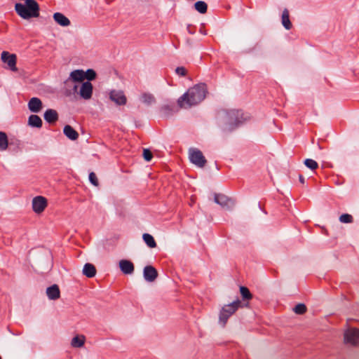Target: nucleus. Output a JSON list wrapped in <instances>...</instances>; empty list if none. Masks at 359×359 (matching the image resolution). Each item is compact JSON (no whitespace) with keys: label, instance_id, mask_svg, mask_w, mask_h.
Segmentation results:
<instances>
[{"label":"nucleus","instance_id":"1","mask_svg":"<svg viewBox=\"0 0 359 359\" xmlns=\"http://www.w3.org/2000/svg\"><path fill=\"white\" fill-rule=\"evenodd\" d=\"M206 87L205 84L196 85L182 95L177 100L180 108H188L201 102L205 97Z\"/></svg>","mask_w":359,"mask_h":359},{"label":"nucleus","instance_id":"2","mask_svg":"<svg viewBox=\"0 0 359 359\" xmlns=\"http://www.w3.org/2000/svg\"><path fill=\"white\" fill-rule=\"evenodd\" d=\"M16 13L24 19L37 18L39 15V6L35 0H25V4L18 3L15 6Z\"/></svg>","mask_w":359,"mask_h":359},{"label":"nucleus","instance_id":"3","mask_svg":"<svg viewBox=\"0 0 359 359\" xmlns=\"http://www.w3.org/2000/svg\"><path fill=\"white\" fill-rule=\"evenodd\" d=\"M96 74L93 69H88L86 72L83 70H74L71 72L69 79L65 81L67 84L69 81L83 82L85 79L91 81L95 79Z\"/></svg>","mask_w":359,"mask_h":359},{"label":"nucleus","instance_id":"4","mask_svg":"<svg viewBox=\"0 0 359 359\" xmlns=\"http://www.w3.org/2000/svg\"><path fill=\"white\" fill-rule=\"evenodd\" d=\"M241 305L239 300L235 301L231 304L224 306L221 311L219 320L224 325L228 318L233 314Z\"/></svg>","mask_w":359,"mask_h":359},{"label":"nucleus","instance_id":"5","mask_svg":"<svg viewBox=\"0 0 359 359\" xmlns=\"http://www.w3.org/2000/svg\"><path fill=\"white\" fill-rule=\"evenodd\" d=\"M1 59L2 62L6 65V67L12 72H17V56L15 54L10 53L8 51L1 53Z\"/></svg>","mask_w":359,"mask_h":359},{"label":"nucleus","instance_id":"6","mask_svg":"<svg viewBox=\"0 0 359 359\" xmlns=\"http://www.w3.org/2000/svg\"><path fill=\"white\" fill-rule=\"evenodd\" d=\"M189 159L198 167L203 168L206 163V159L203 153L197 149H191L189 151Z\"/></svg>","mask_w":359,"mask_h":359},{"label":"nucleus","instance_id":"7","mask_svg":"<svg viewBox=\"0 0 359 359\" xmlns=\"http://www.w3.org/2000/svg\"><path fill=\"white\" fill-rule=\"evenodd\" d=\"M359 339V330L351 328L346 331L344 334V341L346 344L356 345Z\"/></svg>","mask_w":359,"mask_h":359},{"label":"nucleus","instance_id":"8","mask_svg":"<svg viewBox=\"0 0 359 359\" xmlns=\"http://www.w3.org/2000/svg\"><path fill=\"white\" fill-rule=\"evenodd\" d=\"M47 206V201L43 196H36L33 199V210L36 213L42 212Z\"/></svg>","mask_w":359,"mask_h":359},{"label":"nucleus","instance_id":"9","mask_svg":"<svg viewBox=\"0 0 359 359\" xmlns=\"http://www.w3.org/2000/svg\"><path fill=\"white\" fill-rule=\"evenodd\" d=\"M93 93V85L90 82H83L80 88L79 94L85 100L91 97Z\"/></svg>","mask_w":359,"mask_h":359},{"label":"nucleus","instance_id":"10","mask_svg":"<svg viewBox=\"0 0 359 359\" xmlns=\"http://www.w3.org/2000/svg\"><path fill=\"white\" fill-rule=\"evenodd\" d=\"M158 276L156 269L152 266H147L144 269V277L149 282H153Z\"/></svg>","mask_w":359,"mask_h":359},{"label":"nucleus","instance_id":"11","mask_svg":"<svg viewBox=\"0 0 359 359\" xmlns=\"http://www.w3.org/2000/svg\"><path fill=\"white\" fill-rule=\"evenodd\" d=\"M110 98L117 104L123 105L127 102V98L123 92L111 91Z\"/></svg>","mask_w":359,"mask_h":359},{"label":"nucleus","instance_id":"12","mask_svg":"<svg viewBox=\"0 0 359 359\" xmlns=\"http://www.w3.org/2000/svg\"><path fill=\"white\" fill-rule=\"evenodd\" d=\"M119 267L121 271L125 274H130L134 271L133 262L126 259H122L119 262Z\"/></svg>","mask_w":359,"mask_h":359},{"label":"nucleus","instance_id":"13","mask_svg":"<svg viewBox=\"0 0 359 359\" xmlns=\"http://www.w3.org/2000/svg\"><path fill=\"white\" fill-rule=\"evenodd\" d=\"M29 109L32 112H39L42 109V102L37 97H32L28 103Z\"/></svg>","mask_w":359,"mask_h":359},{"label":"nucleus","instance_id":"14","mask_svg":"<svg viewBox=\"0 0 359 359\" xmlns=\"http://www.w3.org/2000/svg\"><path fill=\"white\" fill-rule=\"evenodd\" d=\"M46 294L50 299H57L60 296V289L57 285H53L47 288Z\"/></svg>","mask_w":359,"mask_h":359},{"label":"nucleus","instance_id":"15","mask_svg":"<svg viewBox=\"0 0 359 359\" xmlns=\"http://www.w3.org/2000/svg\"><path fill=\"white\" fill-rule=\"evenodd\" d=\"M44 118L49 123H54L58 119L57 112L54 109H48L44 113Z\"/></svg>","mask_w":359,"mask_h":359},{"label":"nucleus","instance_id":"16","mask_svg":"<svg viewBox=\"0 0 359 359\" xmlns=\"http://www.w3.org/2000/svg\"><path fill=\"white\" fill-rule=\"evenodd\" d=\"M64 134L71 140H76L79 138V133L71 126L67 125L64 127Z\"/></svg>","mask_w":359,"mask_h":359},{"label":"nucleus","instance_id":"17","mask_svg":"<svg viewBox=\"0 0 359 359\" xmlns=\"http://www.w3.org/2000/svg\"><path fill=\"white\" fill-rule=\"evenodd\" d=\"M53 19L60 25L66 27L70 25L69 20L61 13H55Z\"/></svg>","mask_w":359,"mask_h":359},{"label":"nucleus","instance_id":"18","mask_svg":"<svg viewBox=\"0 0 359 359\" xmlns=\"http://www.w3.org/2000/svg\"><path fill=\"white\" fill-rule=\"evenodd\" d=\"M96 269L92 264L87 263L84 265L83 273L88 278H93L96 274Z\"/></svg>","mask_w":359,"mask_h":359},{"label":"nucleus","instance_id":"19","mask_svg":"<svg viewBox=\"0 0 359 359\" xmlns=\"http://www.w3.org/2000/svg\"><path fill=\"white\" fill-rule=\"evenodd\" d=\"M282 24L284 26V27L287 29H290L292 28V22L290 20V14L287 9H284L282 14Z\"/></svg>","mask_w":359,"mask_h":359},{"label":"nucleus","instance_id":"20","mask_svg":"<svg viewBox=\"0 0 359 359\" xmlns=\"http://www.w3.org/2000/svg\"><path fill=\"white\" fill-rule=\"evenodd\" d=\"M28 123L32 127L41 128L42 126V121L37 115H31L29 117Z\"/></svg>","mask_w":359,"mask_h":359},{"label":"nucleus","instance_id":"21","mask_svg":"<svg viewBox=\"0 0 359 359\" xmlns=\"http://www.w3.org/2000/svg\"><path fill=\"white\" fill-rule=\"evenodd\" d=\"M85 337L83 335H78L74 337L72 340L71 344L73 347H81L85 342Z\"/></svg>","mask_w":359,"mask_h":359},{"label":"nucleus","instance_id":"22","mask_svg":"<svg viewBox=\"0 0 359 359\" xmlns=\"http://www.w3.org/2000/svg\"><path fill=\"white\" fill-rule=\"evenodd\" d=\"M140 100L144 104L150 105L154 102L155 99L150 93H143L140 97Z\"/></svg>","mask_w":359,"mask_h":359},{"label":"nucleus","instance_id":"23","mask_svg":"<svg viewBox=\"0 0 359 359\" xmlns=\"http://www.w3.org/2000/svg\"><path fill=\"white\" fill-rule=\"evenodd\" d=\"M8 140L6 134L4 132H0V151H4L8 148Z\"/></svg>","mask_w":359,"mask_h":359},{"label":"nucleus","instance_id":"24","mask_svg":"<svg viewBox=\"0 0 359 359\" xmlns=\"http://www.w3.org/2000/svg\"><path fill=\"white\" fill-rule=\"evenodd\" d=\"M143 240L146 244L151 248H154L156 246V243L154 237L149 233L143 234Z\"/></svg>","mask_w":359,"mask_h":359},{"label":"nucleus","instance_id":"25","mask_svg":"<svg viewBox=\"0 0 359 359\" xmlns=\"http://www.w3.org/2000/svg\"><path fill=\"white\" fill-rule=\"evenodd\" d=\"M194 7L197 11L201 13H205L207 12L208 6L204 1H197L195 3Z\"/></svg>","mask_w":359,"mask_h":359},{"label":"nucleus","instance_id":"26","mask_svg":"<svg viewBox=\"0 0 359 359\" xmlns=\"http://www.w3.org/2000/svg\"><path fill=\"white\" fill-rule=\"evenodd\" d=\"M240 292L243 299L250 300L252 298V295L248 287L245 286H241Z\"/></svg>","mask_w":359,"mask_h":359},{"label":"nucleus","instance_id":"27","mask_svg":"<svg viewBox=\"0 0 359 359\" xmlns=\"http://www.w3.org/2000/svg\"><path fill=\"white\" fill-rule=\"evenodd\" d=\"M304 164L306 167L310 168L312 170H316L318 168V163L311 158H307L304 161Z\"/></svg>","mask_w":359,"mask_h":359},{"label":"nucleus","instance_id":"28","mask_svg":"<svg viewBox=\"0 0 359 359\" xmlns=\"http://www.w3.org/2000/svg\"><path fill=\"white\" fill-rule=\"evenodd\" d=\"M306 310H307L306 306L304 304H299L294 308V311L297 314H300V315L305 313L306 312Z\"/></svg>","mask_w":359,"mask_h":359},{"label":"nucleus","instance_id":"29","mask_svg":"<svg viewBox=\"0 0 359 359\" xmlns=\"http://www.w3.org/2000/svg\"><path fill=\"white\" fill-rule=\"evenodd\" d=\"M339 221L342 223H351L353 217L349 214H343L339 217Z\"/></svg>","mask_w":359,"mask_h":359},{"label":"nucleus","instance_id":"30","mask_svg":"<svg viewBox=\"0 0 359 359\" xmlns=\"http://www.w3.org/2000/svg\"><path fill=\"white\" fill-rule=\"evenodd\" d=\"M143 157H144V158L146 161H149L153 158V154H152L151 151L149 149H144V150H143Z\"/></svg>","mask_w":359,"mask_h":359},{"label":"nucleus","instance_id":"31","mask_svg":"<svg viewBox=\"0 0 359 359\" xmlns=\"http://www.w3.org/2000/svg\"><path fill=\"white\" fill-rule=\"evenodd\" d=\"M89 180L94 186L97 187L99 185L97 177L94 172H90L89 174Z\"/></svg>","mask_w":359,"mask_h":359},{"label":"nucleus","instance_id":"32","mask_svg":"<svg viewBox=\"0 0 359 359\" xmlns=\"http://www.w3.org/2000/svg\"><path fill=\"white\" fill-rule=\"evenodd\" d=\"M176 73L181 76H184L187 74V72L186 70V69L183 67H179L176 69L175 70Z\"/></svg>","mask_w":359,"mask_h":359},{"label":"nucleus","instance_id":"33","mask_svg":"<svg viewBox=\"0 0 359 359\" xmlns=\"http://www.w3.org/2000/svg\"><path fill=\"white\" fill-rule=\"evenodd\" d=\"M299 181L302 184H304V177L302 175H299Z\"/></svg>","mask_w":359,"mask_h":359},{"label":"nucleus","instance_id":"34","mask_svg":"<svg viewBox=\"0 0 359 359\" xmlns=\"http://www.w3.org/2000/svg\"><path fill=\"white\" fill-rule=\"evenodd\" d=\"M77 88H78V86H77L76 85H74V86L73 88H74V90L75 92H76V91H77Z\"/></svg>","mask_w":359,"mask_h":359},{"label":"nucleus","instance_id":"35","mask_svg":"<svg viewBox=\"0 0 359 359\" xmlns=\"http://www.w3.org/2000/svg\"><path fill=\"white\" fill-rule=\"evenodd\" d=\"M219 196H216V197H215V200H216V201H217V203H220V202H219Z\"/></svg>","mask_w":359,"mask_h":359},{"label":"nucleus","instance_id":"36","mask_svg":"<svg viewBox=\"0 0 359 359\" xmlns=\"http://www.w3.org/2000/svg\"><path fill=\"white\" fill-rule=\"evenodd\" d=\"M0 359H1V357L0 356Z\"/></svg>","mask_w":359,"mask_h":359}]
</instances>
